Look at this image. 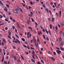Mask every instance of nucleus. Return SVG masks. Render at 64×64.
I'll return each mask as SVG.
<instances>
[{
	"instance_id": "obj_1",
	"label": "nucleus",
	"mask_w": 64,
	"mask_h": 64,
	"mask_svg": "<svg viewBox=\"0 0 64 64\" xmlns=\"http://www.w3.org/2000/svg\"><path fill=\"white\" fill-rule=\"evenodd\" d=\"M16 24H17L18 27V28L19 29V30H22V29H21V27L20 26H19V24L18 22H17Z\"/></svg>"
},
{
	"instance_id": "obj_2",
	"label": "nucleus",
	"mask_w": 64,
	"mask_h": 64,
	"mask_svg": "<svg viewBox=\"0 0 64 64\" xmlns=\"http://www.w3.org/2000/svg\"><path fill=\"white\" fill-rule=\"evenodd\" d=\"M56 52L58 54H60V53H61V51L58 50H57V51H56Z\"/></svg>"
},
{
	"instance_id": "obj_3",
	"label": "nucleus",
	"mask_w": 64,
	"mask_h": 64,
	"mask_svg": "<svg viewBox=\"0 0 64 64\" xmlns=\"http://www.w3.org/2000/svg\"><path fill=\"white\" fill-rule=\"evenodd\" d=\"M17 10H16V9H15V10H13V11L14 13H16V14H18V12H17Z\"/></svg>"
},
{
	"instance_id": "obj_4",
	"label": "nucleus",
	"mask_w": 64,
	"mask_h": 64,
	"mask_svg": "<svg viewBox=\"0 0 64 64\" xmlns=\"http://www.w3.org/2000/svg\"><path fill=\"white\" fill-rule=\"evenodd\" d=\"M39 39L38 38H37V42L38 43V44H40V42H39Z\"/></svg>"
},
{
	"instance_id": "obj_5",
	"label": "nucleus",
	"mask_w": 64,
	"mask_h": 64,
	"mask_svg": "<svg viewBox=\"0 0 64 64\" xmlns=\"http://www.w3.org/2000/svg\"><path fill=\"white\" fill-rule=\"evenodd\" d=\"M4 11H6L8 12L7 8H6V7H4Z\"/></svg>"
},
{
	"instance_id": "obj_6",
	"label": "nucleus",
	"mask_w": 64,
	"mask_h": 64,
	"mask_svg": "<svg viewBox=\"0 0 64 64\" xmlns=\"http://www.w3.org/2000/svg\"><path fill=\"white\" fill-rule=\"evenodd\" d=\"M33 40H34V43H36V39H35V37H34L33 38Z\"/></svg>"
},
{
	"instance_id": "obj_7",
	"label": "nucleus",
	"mask_w": 64,
	"mask_h": 64,
	"mask_svg": "<svg viewBox=\"0 0 64 64\" xmlns=\"http://www.w3.org/2000/svg\"><path fill=\"white\" fill-rule=\"evenodd\" d=\"M14 60L16 61L17 60V58H16V56H14Z\"/></svg>"
},
{
	"instance_id": "obj_8",
	"label": "nucleus",
	"mask_w": 64,
	"mask_h": 64,
	"mask_svg": "<svg viewBox=\"0 0 64 64\" xmlns=\"http://www.w3.org/2000/svg\"><path fill=\"white\" fill-rule=\"evenodd\" d=\"M51 59H52V60H53V61H55V58H54L53 57H51Z\"/></svg>"
},
{
	"instance_id": "obj_9",
	"label": "nucleus",
	"mask_w": 64,
	"mask_h": 64,
	"mask_svg": "<svg viewBox=\"0 0 64 64\" xmlns=\"http://www.w3.org/2000/svg\"><path fill=\"white\" fill-rule=\"evenodd\" d=\"M37 32L38 33V34H39V35H40V34H42V33L41 32V31H40V32H39L38 31Z\"/></svg>"
},
{
	"instance_id": "obj_10",
	"label": "nucleus",
	"mask_w": 64,
	"mask_h": 64,
	"mask_svg": "<svg viewBox=\"0 0 64 64\" xmlns=\"http://www.w3.org/2000/svg\"><path fill=\"white\" fill-rule=\"evenodd\" d=\"M15 36L17 38H19V36L17 34H15Z\"/></svg>"
},
{
	"instance_id": "obj_11",
	"label": "nucleus",
	"mask_w": 64,
	"mask_h": 64,
	"mask_svg": "<svg viewBox=\"0 0 64 64\" xmlns=\"http://www.w3.org/2000/svg\"><path fill=\"white\" fill-rule=\"evenodd\" d=\"M28 28H29V29H30L31 30H32V28L30 26H29L28 27Z\"/></svg>"
},
{
	"instance_id": "obj_12",
	"label": "nucleus",
	"mask_w": 64,
	"mask_h": 64,
	"mask_svg": "<svg viewBox=\"0 0 64 64\" xmlns=\"http://www.w3.org/2000/svg\"><path fill=\"white\" fill-rule=\"evenodd\" d=\"M8 34H9V36H11V32H10V31H9L8 32Z\"/></svg>"
},
{
	"instance_id": "obj_13",
	"label": "nucleus",
	"mask_w": 64,
	"mask_h": 64,
	"mask_svg": "<svg viewBox=\"0 0 64 64\" xmlns=\"http://www.w3.org/2000/svg\"><path fill=\"white\" fill-rule=\"evenodd\" d=\"M0 4H1L2 5H3V4L2 2V1L0 0Z\"/></svg>"
},
{
	"instance_id": "obj_14",
	"label": "nucleus",
	"mask_w": 64,
	"mask_h": 64,
	"mask_svg": "<svg viewBox=\"0 0 64 64\" xmlns=\"http://www.w3.org/2000/svg\"><path fill=\"white\" fill-rule=\"evenodd\" d=\"M45 10L46 11V12H49V10L48 9V8H46L45 9Z\"/></svg>"
},
{
	"instance_id": "obj_15",
	"label": "nucleus",
	"mask_w": 64,
	"mask_h": 64,
	"mask_svg": "<svg viewBox=\"0 0 64 64\" xmlns=\"http://www.w3.org/2000/svg\"><path fill=\"white\" fill-rule=\"evenodd\" d=\"M59 41L60 42H62V38H61L59 39Z\"/></svg>"
},
{
	"instance_id": "obj_16",
	"label": "nucleus",
	"mask_w": 64,
	"mask_h": 64,
	"mask_svg": "<svg viewBox=\"0 0 64 64\" xmlns=\"http://www.w3.org/2000/svg\"><path fill=\"white\" fill-rule=\"evenodd\" d=\"M20 11L22 12V13H23V10H22V9L20 8Z\"/></svg>"
},
{
	"instance_id": "obj_17",
	"label": "nucleus",
	"mask_w": 64,
	"mask_h": 64,
	"mask_svg": "<svg viewBox=\"0 0 64 64\" xmlns=\"http://www.w3.org/2000/svg\"><path fill=\"white\" fill-rule=\"evenodd\" d=\"M60 45L62 46L63 45V41L61 42L60 44Z\"/></svg>"
},
{
	"instance_id": "obj_18",
	"label": "nucleus",
	"mask_w": 64,
	"mask_h": 64,
	"mask_svg": "<svg viewBox=\"0 0 64 64\" xmlns=\"http://www.w3.org/2000/svg\"><path fill=\"white\" fill-rule=\"evenodd\" d=\"M31 60L33 63H35V61L34 60H33V59H31Z\"/></svg>"
},
{
	"instance_id": "obj_19",
	"label": "nucleus",
	"mask_w": 64,
	"mask_h": 64,
	"mask_svg": "<svg viewBox=\"0 0 64 64\" xmlns=\"http://www.w3.org/2000/svg\"><path fill=\"white\" fill-rule=\"evenodd\" d=\"M60 48L61 49V50H62V51H63V50H64V49L63 48H62V47H60Z\"/></svg>"
},
{
	"instance_id": "obj_20",
	"label": "nucleus",
	"mask_w": 64,
	"mask_h": 64,
	"mask_svg": "<svg viewBox=\"0 0 64 64\" xmlns=\"http://www.w3.org/2000/svg\"><path fill=\"white\" fill-rule=\"evenodd\" d=\"M3 42L4 43L5 42V43L6 42V40H5L3 39Z\"/></svg>"
},
{
	"instance_id": "obj_21",
	"label": "nucleus",
	"mask_w": 64,
	"mask_h": 64,
	"mask_svg": "<svg viewBox=\"0 0 64 64\" xmlns=\"http://www.w3.org/2000/svg\"><path fill=\"white\" fill-rule=\"evenodd\" d=\"M54 19H55L54 18H52V22H54Z\"/></svg>"
},
{
	"instance_id": "obj_22",
	"label": "nucleus",
	"mask_w": 64,
	"mask_h": 64,
	"mask_svg": "<svg viewBox=\"0 0 64 64\" xmlns=\"http://www.w3.org/2000/svg\"><path fill=\"white\" fill-rule=\"evenodd\" d=\"M16 40L19 43H20V42L19 41V40H18V39H16Z\"/></svg>"
},
{
	"instance_id": "obj_23",
	"label": "nucleus",
	"mask_w": 64,
	"mask_h": 64,
	"mask_svg": "<svg viewBox=\"0 0 64 64\" xmlns=\"http://www.w3.org/2000/svg\"><path fill=\"white\" fill-rule=\"evenodd\" d=\"M41 61L42 63H43V64H44V61H43V60H41Z\"/></svg>"
},
{
	"instance_id": "obj_24",
	"label": "nucleus",
	"mask_w": 64,
	"mask_h": 64,
	"mask_svg": "<svg viewBox=\"0 0 64 64\" xmlns=\"http://www.w3.org/2000/svg\"><path fill=\"white\" fill-rule=\"evenodd\" d=\"M24 53L25 54H26V55H27L29 54V53L28 52H25Z\"/></svg>"
},
{
	"instance_id": "obj_25",
	"label": "nucleus",
	"mask_w": 64,
	"mask_h": 64,
	"mask_svg": "<svg viewBox=\"0 0 64 64\" xmlns=\"http://www.w3.org/2000/svg\"><path fill=\"white\" fill-rule=\"evenodd\" d=\"M45 30L46 33L47 34H48V33H49V32H48V31H47V30H46L45 29Z\"/></svg>"
},
{
	"instance_id": "obj_26",
	"label": "nucleus",
	"mask_w": 64,
	"mask_h": 64,
	"mask_svg": "<svg viewBox=\"0 0 64 64\" xmlns=\"http://www.w3.org/2000/svg\"><path fill=\"white\" fill-rule=\"evenodd\" d=\"M40 54H42V52L41 50H40Z\"/></svg>"
},
{
	"instance_id": "obj_27",
	"label": "nucleus",
	"mask_w": 64,
	"mask_h": 64,
	"mask_svg": "<svg viewBox=\"0 0 64 64\" xmlns=\"http://www.w3.org/2000/svg\"><path fill=\"white\" fill-rule=\"evenodd\" d=\"M28 16H30V17H32V16H32V15H30V14H28Z\"/></svg>"
},
{
	"instance_id": "obj_28",
	"label": "nucleus",
	"mask_w": 64,
	"mask_h": 64,
	"mask_svg": "<svg viewBox=\"0 0 64 64\" xmlns=\"http://www.w3.org/2000/svg\"><path fill=\"white\" fill-rule=\"evenodd\" d=\"M25 8L27 9H28V6H25Z\"/></svg>"
},
{
	"instance_id": "obj_29",
	"label": "nucleus",
	"mask_w": 64,
	"mask_h": 64,
	"mask_svg": "<svg viewBox=\"0 0 64 64\" xmlns=\"http://www.w3.org/2000/svg\"><path fill=\"white\" fill-rule=\"evenodd\" d=\"M28 24H29L30 23V22L29 20H28L27 22Z\"/></svg>"
},
{
	"instance_id": "obj_30",
	"label": "nucleus",
	"mask_w": 64,
	"mask_h": 64,
	"mask_svg": "<svg viewBox=\"0 0 64 64\" xmlns=\"http://www.w3.org/2000/svg\"><path fill=\"white\" fill-rule=\"evenodd\" d=\"M30 13V15L32 16H33V12H31Z\"/></svg>"
},
{
	"instance_id": "obj_31",
	"label": "nucleus",
	"mask_w": 64,
	"mask_h": 64,
	"mask_svg": "<svg viewBox=\"0 0 64 64\" xmlns=\"http://www.w3.org/2000/svg\"><path fill=\"white\" fill-rule=\"evenodd\" d=\"M43 7L44 8H45V5L44 4H43L42 5Z\"/></svg>"
},
{
	"instance_id": "obj_32",
	"label": "nucleus",
	"mask_w": 64,
	"mask_h": 64,
	"mask_svg": "<svg viewBox=\"0 0 64 64\" xmlns=\"http://www.w3.org/2000/svg\"><path fill=\"white\" fill-rule=\"evenodd\" d=\"M61 26H62V27H63V26H64V24H61Z\"/></svg>"
},
{
	"instance_id": "obj_33",
	"label": "nucleus",
	"mask_w": 64,
	"mask_h": 64,
	"mask_svg": "<svg viewBox=\"0 0 64 64\" xmlns=\"http://www.w3.org/2000/svg\"><path fill=\"white\" fill-rule=\"evenodd\" d=\"M31 19L32 21V22H34V19H33V18H31Z\"/></svg>"
},
{
	"instance_id": "obj_34",
	"label": "nucleus",
	"mask_w": 64,
	"mask_h": 64,
	"mask_svg": "<svg viewBox=\"0 0 64 64\" xmlns=\"http://www.w3.org/2000/svg\"><path fill=\"white\" fill-rule=\"evenodd\" d=\"M22 41H24V42L25 41V39H24V38H22Z\"/></svg>"
},
{
	"instance_id": "obj_35",
	"label": "nucleus",
	"mask_w": 64,
	"mask_h": 64,
	"mask_svg": "<svg viewBox=\"0 0 64 64\" xmlns=\"http://www.w3.org/2000/svg\"><path fill=\"white\" fill-rule=\"evenodd\" d=\"M61 11H60V17L61 16Z\"/></svg>"
},
{
	"instance_id": "obj_36",
	"label": "nucleus",
	"mask_w": 64,
	"mask_h": 64,
	"mask_svg": "<svg viewBox=\"0 0 64 64\" xmlns=\"http://www.w3.org/2000/svg\"><path fill=\"white\" fill-rule=\"evenodd\" d=\"M6 6L8 8H9V6L8 4H6Z\"/></svg>"
},
{
	"instance_id": "obj_37",
	"label": "nucleus",
	"mask_w": 64,
	"mask_h": 64,
	"mask_svg": "<svg viewBox=\"0 0 64 64\" xmlns=\"http://www.w3.org/2000/svg\"><path fill=\"white\" fill-rule=\"evenodd\" d=\"M4 63H5L6 64H7V62L4 61Z\"/></svg>"
},
{
	"instance_id": "obj_38",
	"label": "nucleus",
	"mask_w": 64,
	"mask_h": 64,
	"mask_svg": "<svg viewBox=\"0 0 64 64\" xmlns=\"http://www.w3.org/2000/svg\"><path fill=\"white\" fill-rule=\"evenodd\" d=\"M37 63L38 64H41V63L39 62H37Z\"/></svg>"
},
{
	"instance_id": "obj_39",
	"label": "nucleus",
	"mask_w": 64,
	"mask_h": 64,
	"mask_svg": "<svg viewBox=\"0 0 64 64\" xmlns=\"http://www.w3.org/2000/svg\"><path fill=\"white\" fill-rule=\"evenodd\" d=\"M54 55H56V52H54Z\"/></svg>"
},
{
	"instance_id": "obj_40",
	"label": "nucleus",
	"mask_w": 64,
	"mask_h": 64,
	"mask_svg": "<svg viewBox=\"0 0 64 64\" xmlns=\"http://www.w3.org/2000/svg\"><path fill=\"white\" fill-rule=\"evenodd\" d=\"M4 58H2V62H3L4 61Z\"/></svg>"
},
{
	"instance_id": "obj_41",
	"label": "nucleus",
	"mask_w": 64,
	"mask_h": 64,
	"mask_svg": "<svg viewBox=\"0 0 64 64\" xmlns=\"http://www.w3.org/2000/svg\"><path fill=\"white\" fill-rule=\"evenodd\" d=\"M55 28H56V30H58V29L57 28V26H55Z\"/></svg>"
},
{
	"instance_id": "obj_42",
	"label": "nucleus",
	"mask_w": 64,
	"mask_h": 64,
	"mask_svg": "<svg viewBox=\"0 0 64 64\" xmlns=\"http://www.w3.org/2000/svg\"><path fill=\"white\" fill-rule=\"evenodd\" d=\"M50 28L52 29V25H51V24H50Z\"/></svg>"
},
{
	"instance_id": "obj_43",
	"label": "nucleus",
	"mask_w": 64,
	"mask_h": 64,
	"mask_svg": "<svg viewBox=\"0 0 64 64\" xmlns=\"http://www.w3.org/2000/svg\"><path fill=\"white\" fill-rule=\"evenodd\" d=\"M29 34H30V32H28L27 34V36H29Z\"/></svg>"
},
{
	"instance_id": "obj_44",
	"label": "nucleus",
	"mask_w": 64,
	"mask_h": 64,
	"mask_svg": "<svg viewBox=\"0 0 64 64\" xmlns=\"http://www.w3.org/2000/svg\"><path fill=\"white\" fill-rule=\"evenodd\" d=\"M10 18L11 20H12V16H10Z\"/></svg>"
},
{
	"instance_id": "obj_45",
	"label": "nucleus",
	"mask_w": 64,
	"mask_h": 64,
	"mask_svg": "<svg viewBox=\"0 0 64 64\" xmlns=\"http://www.w3.org/2000/svg\"><path fill=\"white\" fill-rule=\"evenodd\" d=\"M3 37V36L1 34H0V37Z\"/></svg>"
},
{
	"instance_id": "obj_46",
	"label": "nucleus",
	"mask_w": 64,
	"mask_h": 64,
	"mask_svg": "<svg viewBox=\"0 0 64 64\" xmlns=\"http://www.w3.org/2000/svg\"><path fill=\"white\" fill-rule=\"evenodd\" d=\"M23 46H24V47L25 48H27V46L23 45Z\"/></svg>"
},
{
	"instance_id": "obj_47",
	"label": "nucleus",
	"mask_w": 64,
	"mask_h": 64,
	"mask_svg": "<svg viewBox=\"0 0 64 64\" xmlns=\"http://www.w3.org/2000/svg\"><path fill=\"white\" fill-rule=\"evenodd\" d=\"M43 38H44V39H45V36L44 35V34L43 35Z\"/></svg>"
},
{
	"instance_id": "obj_48",
	"label": "nucleus",
	"mask_w": 64,
	"mask_h": 64,
	"mask_svg": "<svg viewBox=\"0 0 64 64\" xmlns=\"http://www.w3.org/2000/svg\"><path fill=\"white\" fill-rule=\"evenodd\" d=\"M16 10L18 11V10L19 9V8H16Z\"/></svg>"
},
{
	"instance_id": "obj_49",
	"label": "nucleus",
	"mask_w": 64,
	"mask_h": 64,
	"mask_svg": "<svg viewBox=\"0 0 64 64\" xmlns=\"http://www.w3.org/2000/svg\"><path fill=\"white\" fill-rule=\"evenodd\" d=\"M5 30H8V28L6 27L5 28Z\"/></svg>"
},
{
	"instance_id": "obj_50",
	"label": "nucleus",
	"mask_w": 64,
	"mask_h": 64,
	"mask_svg": "<svg viewBox=\"0 0 64 64\" xmlns=\"http://www.w3.org/2000/svg\"><path fill=\"white\" fill-rule=\"evenodd\" d=\"M48 32L49 33H50V35H51V32H50V30H48Z\"/></svg>"
},
{
	"instance_id": "obj_51",
	"label": "nucleus",
	"mask_w": 64,
	"mask_h": 64,
	"mask_svg": "<svg viewBox=\"0 0 64 64\" xmlns=\"http://www.w3.org/2000/svg\"><path fill=\"white\" fill-rule=\"evenodd\" d=\"M56 48L57 49H58V50H60V48H59L56 47Z\"/></svg>"
},
{
	"instance_id": "obj_52",
	"label": "nucleus",
	"mask_w": 64,
	"mask_h": 64,
	"mask_svg": "<svg viewBox=\"0 0 64 64\" xmlns=\"http://www.w3.org/2000/svg\"><path fill=\"white\" fill-rule=\"evenodd\" d=\"M12 58H13L14 57V55L12 54L11 56Z\"/></svg>"
},
{
	"instance_id": "obj_53",
	"label": "nucleus",
	"mask_w": 64,
	"mask_h": 64,
	"mask_svg": "<svg viewBox=\"0 0 64 64\" xmlns=\"http://www.w3.org/2000/svg\"><path fill=\"white\" fill-rule=\"evenodd\" d=\"M0 18H3V16H0Z\"/></svg>"
},
{
	"instance_id": "obj_54",
	"label": "nucleus",
	"mask_w": 64,
	"mask_h": 64,
	"mask_svg": "<svg viewBox=\"0 0 64 64\" xmlns=\"http://www.w3.org/2000/svg\"><path fill=\"white\" fill-rule=\"evenodd\" d=\"M30 4L31 5H33V3H32V2H31V1H30Z\"/></svg>"
},
{
	"instance_id": "obj_55",
	"label": "nucleus",
	"mask_w": 64,
	"mask_h": 64,
	"mask_svg": "<svg viewBox=\"0 0 64 64\" xmlns=\"http://www.w3.org/2000/svg\"><path fill=\"white\" fill-rule=\"evenodd\" d=\"M18 62H20V60L18 59Z\"/></svg>"
},
{
	"instance_id": "obj_56",
	"label": "nucleus",
	"mask_w": 64,
	"mask_h": 64,
	"mask_svg": "<svg viewBox=\"0 0 64 64\" xmlns=\"http://www.w3.org/2000/svg\"><path fill=\"white\" fill-rule=\"evenodd\" d=\"M46 38L47 40H48V41H49V38H48V37H47Z\"/></svg>"
},
{
	"instance_id": "obj_57",
	"label": "nucleus",
	"mask_w": 64,
	"mask_h": 64,
	"mask_svg": "<svg viewBox=\"0 0 64 64\" xmlns=\"http://www.w3.org/2000/svg\"><path fill=\"white\" fill-rule=\"evenodd\" d=\"M40 28H41L42 29H43V27H42V26H40Z\"/></svg>"
},
{
	"instance_id": "obj_58",
	"label": "nucleus",
	"mask_w": 64,
	"mask_h": 64,
	"mask_svg": "<svg viewBox=\"0 0 64 64\" xmlns=\"http://www.w3.org/2000/svg\"><path fill=\"white\" fill-rule=\"evenodd\" d=\"M35 55H32V57L33 58V59H35V58H34V56Z\"/></svg>"
},
{
	"instance_id": "obj_59",
	"label": "nucleus",
	"mask_w": 64,
	"mask_h": 64,
	"mask_svg": "<svg viewBox=\"0 0 64 64\" xmlns=\"http://www.w3.org/2000/svg\"><path fill=\"white\" fill-rule=\"evenodd\" d=\"M35 55H32V57L33 58V59H35V58H34V56Z\"/></svg>"
},
{
	"instance_id": "obj_60",
	"label": "nucleus",
	"mask_w": 64,
	"mask_h": 64,
	"mask_svg": "<svg viewBox=\"0 0 64 64\" xmlns=\"http://www.w3.org/2000/svg\"><path fill=\"white\" fill-rule=\"evenodd\" d=\"M13 48H14V49H16V47H15V46H13Z\"/></svg>"
},
{
	"instance_id": "obj_61",
	"label": "nucleus",
	"mask_w": 64,
	"mask_h": 64,
	"mask_svg": "<svg viewBox=\"0 0 64 64\" xmlns=\"http://www.w3.org/2000/svg\"><path fill=\"white\" fill-rule=\"evenodd\" d=\"M35 23L36 25V26H38V24H37V22H35Z\"/></svg>"
},
{
	"instance_id": "obj_62",
	"label": "nucleus",
	"mask_w": 64,
	"mask_h": 64,
	"mask_svg": "<svg viewBox=\"0 0 64 64\" xmlns=\"http://www.w3.org/2000/svg\"><path fill=\"white\" fill-rule=\"evenodd\" d=\"M30 49H32V50H34V48H33L32 47H31L30 48Z\"/></svg>"
},
{
	"instance_id": "obj_63",
	"label": "nucleus",
	"mask_w": 64,
	"mask_h": 64,
	"mask_svg": "<svg viewBox=\"0 0 64 64\" xmlns=\"http://www.w3.org/2000/svg\"><path fill=\"white\" fill-rule=\"evenodd\" d=\"M30 42L31 43H32L33 42V40H31Z\"/></svg>"
},
{
	"instance_id": "obj_64",
	"label": "nucleus",
	"mask_w": 64,
	"mask_h": 64,
	"mask_svg": "<svg viewBox=\"0 0 64 64\" xmlns=\"http://www.w3.org/2000/svg\"><path fill=\"white\" fill-rule=\"evenodd\" d=\"M12 27L13 29H15V26H12Z\"/></svg>"
}]
</instances>
